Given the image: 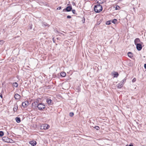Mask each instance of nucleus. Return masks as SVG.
Returning <instances> with one entry per match:
<instances>
[{
    "label": "nucleus",
    "mask_w": 146,
    "mask_h": 146,
    "mask_svg": "<svg viewBox=\"0 0 146 146\" xmlns=\"http://www.w3.org/2000/svg\"><path fill=\"white\" fill-rule=\"evenodd\" d=\"M102 7L100 4H97L94 6V10L96 13L100 12L102 11Z\"/></svg>",
    "instance_id": "1"
},
{
    "label": "nucleus",
    "mask_w": 146,
    "mask_h": 146,
    "mask_svg": "<svg viewBox=\"0 0 146 146\" xmlns=\"http://www.w3.org/2000/svg\"><path fill=\"white\" fill-rule=\"evenodd\" d=\"M50 126L47 124H42L41 125L40 128L42 129H46L49 128Z\"/></svg>",
    "instance_id": "2"
},
{
    "label": "nucleus",
    "mask_w": 146,
    "mask_h": 146,
    "mask_svg": "<svg viewBox=\"0 0 146 146\" xmlns=\"http://www.w3.org/2000/svg\"><path fill=\"white\" fill-rule=\"evenodd\" d=\"M37 107L39 110H42L45 108V106L44 104L40 103L37 105Z\"/></svg>",
    "instance_id": "3"
},
{
    "label": "nucleus",
    "mask_w": 146,
    "mask_h": 146,
    "mask_svg": "<svg viewBox=\"0 0 146 146\" xmlns=\"http://www.w3.org/2000/svg\"><path fill=\"white\" fill-rule=\"evenodd\" d=\"M136 48L138 50H140L141 49L142 47L141 44H136Z\"/></svg>",
    "instance_id": "4"
},
{
    "label": "nucleus",
    "mask_w": 146,
    "mask_h": 146,
    "mask_svg": "<svg viewBox=\"0 0 146 146\" xmlns=\"http://www.w3.org/2000/svg\"><path fill=\"white\" fill-rule=\"evenodd\" d=\"M28 105V102L27 101H25L23 102L22 103V106L24 107H27Z\"/></svg>",
    "instance_id": "5"
},
{
    "label": "nucleus",
    "mask_w": 146,
    "mask_h": 146,
    "mask_svg": "<svg viewBox=\"0 0 146 146\" xmlns=\"http://www.w3.org/2000/svg\"><path fill=\"white\" fill-rule=\"evenodd\" d=\"M46 102L49 105H51L52 104V100L50 99H48L46 100Z\"/></svg>",
    "instance_id": "6"
},
{
    "label": "nucleus",
    "mask_w": 146,
    "mask_h": 146,
    "mask_svg": "<svg viewBox=\"0 0 146 146\" xmlns=\"http://www.w3.org/2000/svg\"><path fill=\"white\" fill-rule=\"evenodd\" d=\"M140 40L138 38H137L134 40V43L136 45L138 43L140 42Z\"/></svg>",
    "instance_id": "7"
},
{
    "label": "nucleus",
    "mask_w": 146,
    "mask_h": 146,
    "mask_svg": "<svg viewBox=\"0 0 146 146\" xmlns=\"http://www.w3.org/2000/svg\"><path fill=\"white\" fill-rule=\"evenodd\" d=\"M29 143L32 146H34L36 145V142L35 141H33L29 142Z\"/></svg>",
    "instance_id": "8"
},
{
    "label": "nucleus",
    "mask_w": 146,
    "mask_h": 146,
    "mask_svg": "<svg viewBox=\"0 0 146 146\" xmlns=\"http://www.w3.org/2000/svg\"><path fill=\"white\" fill-rule=\"evenodd\" d=\"M20 95L18 94H16L15 95V98L16 100H19L20 98Z\"/></svg>",
    "instance_id": "9"
},
{
    "label": "nucleus",
    "mask_w": 146,
    "mask_h": 146,
    "mask_svg": "<svg viewBox=\"0 0 146 146\" xmlns=\"http://www.w3.org/2000/svg\"><path fill=\"white\" fill-rule=\"evenodd\" d=\"M96 1L99 4H102L105 1V0H96Z\"/></svg>",
    "instance_id": "10"
},
{
    "label": "nucleus",
    "mask_w": 146,
    "mask_h": 146,
    "mask_svg": "<svg viewBox=\"0 0 146 146\" xmlns=\"http://www.w3.org/2000/svg\"><path fill=\"white\" fill-rule=\"evenodd\" d=\"M18 106L17 104H15L14 107L13 108V110L14 111H16L18 109Z\"/></svg>",
    "instance_id": "11"
},
{
    "label": "nucleus",
    "mask_w": 146,
    "mask_h": 146,
    "mask_svg": "<svg viewBox=\"0 0 146 146\" xmlns=\"http://www.w3.org/2000/svg\"><path fill=\"white\" fill-rule=\"evenodd\" d=\"M123 86V83H121V82L120 83L118 84L117 85V88H121Z\"/></svg>",
    "instance_id": "12"
},
{
    "label": "nucleus",
    "mask_w": 146,
    "mask_h": 146,
    "mask_svg": "<svg viewBox=\"0 0 146 146\" xmlns=\"http://www.w3.org/2000/svg\"><path fill=\"white\" fill-rule=\"evenodd\" d=\"M72 9V7L71 6H70L67 7L66 9V11L68 12L70 11Z\"/></svg>",
    "instance_id": "13"
},
{
    "label": "nucleus",
    "mask_w": 146,
    "mask_h": 146,
    "mask_svg": "<svg viewBox=\"0 0 146 146\" xmlns=\"http://www.w3.org/2000/svg\"><path fill=\"white\" fill-rule=\"evenodd\" d=\"M12 86L14 87H17L18 86V85L17 83L15 82L12 84Z\"/></svg>",
    "instance_id": "14"
},
{
    "label": "nucleus",
    "mask_w": 146,
    "mask_h": 146,
    "mask_svg": "<svg viewBox=\"0 0 146 146\" xmlns=\"http://www.w3.org/2000/svg\"><path fill=\"white\" fill-rule=\"evenodd\" d=\"M60 75L62 77H64L66 76V73L65 72H61L60 74Z\"/></svg>",
    "instance_id": "15"
},
{
    "label": "nucleus",
    "mask_w": 146,
    "mask_h": 146,
    "mask_svg": "<svg viewBox=\"0 0 146 146\" xmlns=\"http://www.w3.org/2000/svg\"><path fill=\"white\" fill-rule=\"evenodd\" d=\"M17 122L19 123L21 122L20 119L19 117H16L15 118Z\"/></svg>",
    "instance_id": "16"
},
{
    "label": "nucleus",
    "mask_w": 146,
    "mask_h": 146,
    "mask_svg": "<svg viewBox=\"0 0 146 146\" xmlns=\"http://www.w3.org/2000/svg\"><path fill=\"white\" fill-rule=\"evenodd\" d=\"M128 55L129 57L131 58L132 57V53L131 52H129L128 53Z\"/></svg>",
    "instance_id": "17"
},
{
    "label": "nucleus",
    "mask_w": 146,
    "mask_h": 146,
    "mask_svg": "<svg viewBox=\"0 0 146 146\" xmlns=\"http://www.w3.org/2000/svg\"><path fill=\"white\" fill-rule=\"evenodd\" d=\"M114 77H117L118 75V73L117 72H115L114 74Z\"/></svg>",
    "instance_id": "18"
},
{
    "label": "nucleus",
    "mask_w": 146,
    "mask_h": 146,
    "mask_svg": "<svg viewBox=\"0 0 146 146\" xmlns=\"http://www.w3.org/2000/svg\"><path fill=\"white\" fill-rule=\"evenodd\" d=\"M43 26H45V27L47 26L48 27H49L50 25H49L48 24L46 23H44L43 24Z\"/></svg>",
    "instance_id": "19"
},
{
    "label": "nucleus",
    "mask_w": 146,
    "mask_h": 146,
    "mask_svg": "<svg viewBox=\"0 0 146 146\" xmlns=\"http://www.w3.org/2000/svg\"><path fill=\"white\" fill-rule=\"evenodd\" d=\"M4 134L3 133L2 131H0V136L2 137L3 136Z\"/></svg>",
    "instance_id": "20"
},
{
    "label": "nucleus",
    "mask_w": 146,
    "mask_h": 146,
    "mask_svg": "<svg viewBox=\"0 0 146 146\" xmlns=\"http://www.w3.org/2000/svg\"><path fill=\"white\" fill-rule=\"evenodd\" d=\"M4 41L3 40H0V44L2 45L4 43Z\"/></svg>",
    "instance_id": "21"
},
{
    "label": "nucleus",
    "mask_w": 146,
    "mask_h": 146,
    "mask_svg": "<svg viewBox=\"0 0 146 146\" xmlns=\"http://www.w3.org/2000/svg\"><path fill=\"white\" fill-rule=\"evenodd\" d=\"M117 21V20L115 19H114L112 23H113L115 24L116 23Z\"/></svg>",
    "instance_id": "22"
},
{
    "label": "nucleus",
    "mask_w": 146,
    "mask_h": 146,
    "mask_svg": "<svg viewBox=\"0 0 146 146\" xmlns=\"http://www.w3.org/2000/svg\"><path fill=\"white\" fill-rule=\"evenodd\" d=\"M74 115V113L73 112H70L69 113V115L71 116L72 117Z\"/></svg>",
    "instance_id": "23"
},
{
    "label": "nucleus",
    "mask_w": 146,
    "mask_h": 146,
    "mask_svg": "<svg viewBox=\"0 0 146 146\" xmlns=\"http://www.w3.org/2000/svg\"><path fill=\"white\" fill-rule=\"evenodd\" d=\"M95 128L97 130H98L100 129V127L98 126H96L95 127Z\"/></svg>",
    "instance_id": "24"
},
{
    "label": "nucleus",
    "mask_w": 146,
    "mask_h": 146,
    "mask_svg": "<svg viewBox=\"0 0 146 146\" xmlns=\"http://www.w3.org/2000/svg\"><path fill=\"white\" fill-rule=\"evenodd\" d=\"M119 7L118 6H117L115 8V10H117L119 9Z\"/></svg>",
    "instance_id": "25"
},
{
    "label": "nucleus",
    "mask_w": 146,
    "mask_h": 146,
    "mask_svg": "<svg viewBox=\"0 0 146 146\" xmlns=\"http://www.w3.org/2000/svg\"><path fill=\"white\" fill-rule=\"evenodd\" d=\"M136 78H134L132 80V82H135L136 81Z\"/></svg>",
    "instance_id": "26"
},
{
    "label": "nucleus",
    "mask_w": 146,
    "mask_h": 146,
    "mask_svg": "<svg viewBox=\"0 0 146 146\" xmlns=\"http://www.w3.org/2000/svg\"><path fill=\"white\" fill-rule=\"evenodd\" d=\"M106 24L107 25H109L110 24V22L109 21H107L106 22Z\"/></svg>",
    "instance_id": "27"
},
{
    "label": "nucleus",
    "mask_w": 146,
    "mask_h": 146,
    "mask_svg": "<svg viewBox=\"0 0 146 146\" xmlns=\"http://www.w3.org/2000/svg\"><path fill=\"white\" fill-rule=\"evenodd\" d=\"M125 79H123L120 82L121 83H123H123H124V82H125Z\"/></svg>",
    "instance_id": "28"
},
{
    "label": "nucleus",
    "mask_w": 146,
    "mask_h": 146,
    "mask_svg": "<svg viewBox=\"0 0 146 146\" xmlns=\"http://www.w3.org/2000/svg\"><path fill=\"white\" fill-rule=\"evenodd\" d=\"M126 146H133V145L132 144H131L130 145H127Z\"/></svg>",
    "instance_id": "29"
},
{
    "label": "nucleus",
    "mask_w": 146,
    "mask_h": 146,
    "mask_svg": "<svg viewBox=\"0 0 146 146\" xmlns=\"http://www.w3.org/2000/svg\"><path fill=\"white\" fill-rule=\"evenodd\" d=\"M61 7H58L57 8V10H60L61 9Z\"/></svg>",
    "instance_id": "30"
},
{
    "label": "nucleus",
    "mask_w": 146,
    "mask_h": 146,
    "mask_svg": "<svg viewBox=\"0 0 146 146\" xmlns=\"http://www.w3.org/2000/svg\"><path fill=\"white\" fill-rule=\"evenodd\" d=\"M72 12L73 13L75 14V11L74 10H72Z\"/></svg>",
    "instance_id": "31"
},
{
    "label": "nucleus",
    "mask_w": 146,
    "mask_h": 146,
    "mask_svg": "<svg viewBox=\"0 0 146 146\" xmlns=\"http://www.w3.org/2000/svg\"><path fill=\"white\" fill-rule=\"evenodd\" d=\"M67 18L68 19H70V18H71V16H70V15H68L67 16Z\"/></svg>",
    "instance_id": "32"
},
{
    "label": "nucleus",
    "mask_w": 146,
    "mask_h": 146,
    "mask_svg": "<svg viewBox=\"0 0 146 146\" xmlns=\"http://www.w3.org/2000/svg\"><path fill=\"white\" fill-rule=\"evenodd\" d=\"M0 97L1 98H3V96H2V94H1L0 95Z\"/></svg>",
    "instance_id": "33"
},
{
    "label": "nucleus",
    "mask_w": 146,
    "mask_h": 146,
    "mask_svg": "<svg viewBox=\"0 0 146 146\" xmlns=\"http://www.w3.org/2000/svg\"><path fill=\"white\" fill-rule=\"evenodd\" d=\"M144 68L146 69V64H145L144 66Z\"/></svg>",
    "instance_id": "34"
},
{
    "label": "nucleus",
    "mask_w": 146,
    "mask_h": 146,
    "mask_svg": "<svg viewBox=\"0 0 146 146\" xmlns=\"http://www.w3.org/2000/svg\"><path fill=\"white\" fill-rule=\"evenodd\" d=\"M57 33H60V32H58V31H56Z\"/></svg>",
    "instance_id": "35"
},
{
    "label": "nucleus",
    "mask_w": 146,
    "mask_h": 146,
    "mask_svg": "<svg viewBox=\"0 0 146 146\" xmlns=\"http://www.w3.org/2000/svg\"><path fill=\"white\" fill-rule=\"evenodd\" d=\"M72 4H73V5H75V3H72Z\"/></svg>",
    "instance_id": "36"
},
{
    "label": "nucleus",
    "mask_w": 146,
    "mask_h": 146,
    "mask_svg": "<svg viewBox=\"0 0 146 146\" xmlns=\"http://www.w3.org/2000/svg\"><path fill=\"white\" fill-rule=\"evenodd\" d=\"M59 34H62V33H61L60 32V33H59Z\"/></svg>",
    "instance_id": "37"
},
{
    "label": "nucleus",
    "mask_w": 146,
    "mask_h": 146,
    "mask_svg": "<svg viewBox=\"0 0 146 146\" xmlns=\"http://www.w3.org/2000/svg\"><path fill=\"white\" fill-rule=\"evenodd\" d=\"M62 35L64 36H65V35L64 34H62Z\"/></svg>",
    "instance_id": "38"
}]
</instances>
